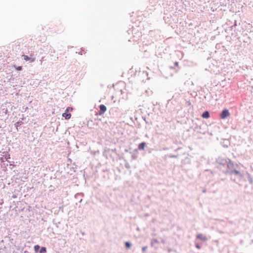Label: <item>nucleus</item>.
Listing matches in <instances>:
<instances>
[{"instance_id": "obj_1", "label": "nucleus", "mask_w": 253, "mask_h": 253, "mask_svg": "<svg viewBox=\"0 0 253 253\" xmlns=\"http://www.w3.org/2000/svg\"><path fill=\"white\" fill-rule=\"evenodd\" d=\"M230 115V114L229 111L227 109H225L222 111L220 114V118L222 119H225L227 117H229Z\"/></svg>"}, {"instance_id": "obj_2", "label": "nucleus", "mask_w": 253, "mask_h": 253, "mask_svg": "<svg viewBox=\"0 0 253 253\" xmlns=\"http://www.w3.org/2000/svg\"><path fill=\"white\" fill-rule=\"evenodd\" d=\"M106 110V108L105 105H100V110L98 112L99 115H101L103 113H104Z\"/></svg>"}, {"instance_id": "obj_3", "label": "nucleus", "mask_w": 253, "mask_h": 253, "mask_svg": "<svg viewBox=\"0 0 253 253\" xmlns=\"http://www.w3.org/2000/svg\"><path fill=\"white\" fill-rule=\"evenodd\" d=\"M197 238L198 239H200L201 240H202L203 241H205L207 240V237L202 234H199L197 235Z\"/></svg>"}, {"instance_id": "obj_4", "label": "nucleus", "mask_w": 253, "mask_h": 253, "mask_svg": "<svg viewBox=\"0 0 253 253\" xmlns=\"http://www.w3.org/2000/svg\"><path fill=\"white\" fill-rule=\"evenodd\" d=\"M23 57L24 58V59L26 61H30L31 62H34L35 61V58L29 57L27 55H23Z\"/></svg>"}, {"instance_id": "obj_5", "label": "nucleus", "mask_w": 253, "mask_h": 253, "mask_svg": "<svg viewBox=\"0 0 253 253\" xmlns=\"http://www.w3.org/2000/svg\"><path fill=\"white\" fill-rule=\"evenodd\" d=\"M68 112H66L62 114V116L65 117L66 120H69L71 117V115L70 113H68Z\"/></svg>"}, {"instance_id": "obj_6", "label": "nucleus", "mask_w": 253, "mask_h": 253, "mask_svg": "<svg viewBox=\"0 0 253 253\" xmlns=\"http://www.w3.org/2000/svg\"><path fill=\"white\" fill-rule=\"evenodd\" d=\"M203 118L208 119L210 118V113L208 111H205L202 115Z\"/></svg>"}, {"instance_id": "obj_7", "label": "nucleus", "mask_w": 253, "mask_h": 253, "mask_svg": "<svg viewBox=\"0 0 253 253\" xmlns=\"http://www.w3.org/2000/svg\"><path fill=\"white\" fill-rule=\"evenodd\" d=\"M146 146V143L142 142L139 144L138 148L139 150H144Z\"/></svg>"}, {"instance_id": "obj_8", "label": "nucleus", "mask_w": 253, "mask_h": 253, "mask_svg": "<svg viewBox=\"0 0 253 253\" xmlns=\"http://www.w3.org/2000/svg\"><path fill=\"white\" fill-rule=\"evenodd\" d=\"M125 246L126 248L129 249L131 247V244L128 242H126Z\"/></svg>"}, {"instance_id": "obj_9", "label": "nucleus", "mask_w": 253, "mask_h": 253, "mask_svg": "<svg viewBox=\"0 0 253 253\" xmlns=\"http://www.w3.org/2000/svg\"><path fill=\"white\" fill-rule=\"evenodd\" d=\"M46 251V248L45 247H42L41 249V250L40 251V253H45Z\"/></svg>"}, {"instance_id": "obj_10", "label": "nucleus", "mask_w": 253, "mask_h": 253, "mask_svg": "<svg viewBox=\"0 0 253 253\" xmlns=\"http://www.w3.org/2000/svg\"><path fill=\"white\" fill-rule=\"evenodd\" d=\"M232 173H233V174H238V175H240V172L237 170H234L232 171Z\"/></svg>"}, {"instance_id": "obj_11", "label": "nucleus", "mask_w": 253, "mask_h": 253, "mask_svg": "<svg viewBox=\"0 0 253 253\" xmlns=\"http://www.w3.org/2000/svg\"><path fill=\"white\" fill-rule=\"evenodd\" d=\"M40 246L39 245H36L34 246V250L35 251V252H37L39 249H40Z\"/></svg>"}, {"instance_id": "obj_12", "label": "nucleus", "mask_w": 253, "mask_h": 253, "mask_svg": "<svg viewBox=\"0 0 253 253\" xmlns=\"http://www.w3.org/2000/svg\"><path fill=\"white\" fill-rule=\"evenodd\" d=\"M72 108H70V107H68L66 109V112H69V111H72Z\"/></svg>"}, {"instance_id": "obj_13", "label": "nucleus", "mask_w": 253, "mask_h": 253, "mask_svg": "<svg viewBox=\"0 0 253 253\" xmlns=\"http://www.w3.org/2000/svg\"><path fill=\"white\" fill-rule=\"evenodd\" d=\"M16 70L18 71H20L22 70V67L21 66H18L16 68Z\"/></svg>"}, {"instance_id": "obj_14", "label": "nucleus", "mask_w": 253, "mask_h": 253, "mask_svg": "<svg viewBox=\"0 0 253 253\" xmlns=\"http://www.w3.org/2000/svg\"><path fill=\"white\" fill-rule=\"evenodd\" d=\"M146 249H147V247H143V248H142V251H143V252H145V250H146Z\"/></svg>"}, {"instance_id": "obj_15", "label": "nucleus", "mask_w": 253, "mask_h": 253, "mask_svg": "<svg viewBox=\"0 0 253 253\" xmlns=\"http://www.w3.org/2000/svg\"><path fill=\"white\" fill-rule=\"evenodd\" d=\"M196 248H198V249H200V246L198 244H196Z\"/></svg>"}, {"instance_id": "obj_16", "label": "nucleus", "mask_w": 253, "mask_h": 253, "mask_svg": "<svg viewBox=\"0 0 253 253\" xmlns=\"http://www.w3.org/2000/svg\"><path fill=\"white\" fill-rule=\"evenodd\" d=\"M0 161H1V162H3V159H2V158H1V159H0Z\"/></svg>"}]
</instances>
